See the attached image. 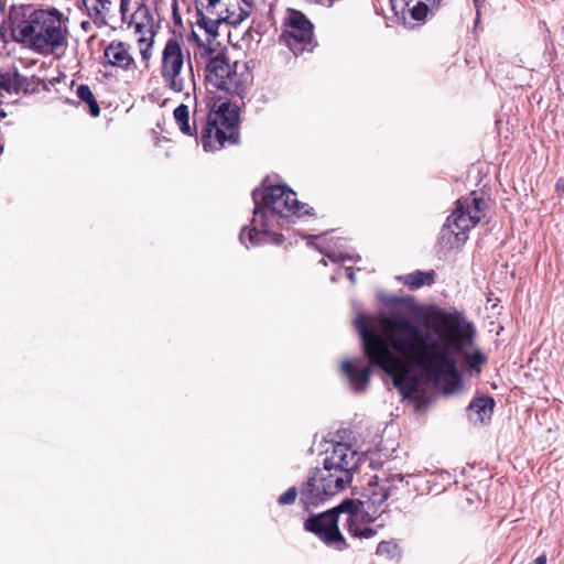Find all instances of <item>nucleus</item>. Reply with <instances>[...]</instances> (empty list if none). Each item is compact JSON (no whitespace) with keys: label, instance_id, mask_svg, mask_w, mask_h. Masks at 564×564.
Masks as SVG:
<instances>
[{"label":"nucleus","instance_id":"6ab92c4d","mask_svg":"<svg viewBox=\"0 0 564 564\" xmlns=\"http://www.w3.org/2000/svg\"><path fill=\"white\" fill-rule=\"evenodd\" d=\"M319 236H307L308 242L307 245L312 248H316L321 253L326 256L333 262H344L345 260H355L359 259V256H351L348 253H344L340 251H335L330 247V241L327 243L317 245L314 242V239H317Z\"/></svg>","mask_w":564,"mask_h":564},{"label":"nucleus","instance_id":"2f4dec72","mask_svg":"<svg viewBox=\"0 0 564 564\" xmlns=\"http://www.w3.org/2000/svg\"><path fill=\"white\" fill-rule=\"evenodd\" d=\"M147 33H149V34H150V39H151V37H152V35H153V33H152L151 29H148V30H147Z\"/></svg>","mask_w":564,"mask_h":564},{"label":"nucleus","instance_id":"dca6fc26","mask_svg":"<svg viewBox=\"0 0 564 564\" xmlns=\"http://www.w3.org/2000/svg\"><path fill=\"white\" fill-rule=\"evenodd\" d=\"M28 90V79L17 69L0 73V100L6 94L18 95Z\"/></svg>","mask_w":564,"mask_h":564},{"label":"nucleus","instance_id":"9b49d317","mask_svg":"<svg viewBox=\"0 0 564 564\" xmlns=\"http://www.w3.org/2000/svg\"><path fill=\"white\" fill-rule=\"evenodd\" d=\"M339 514L337 507L318 514L310 516L304 522V529L318 536L326 545L344 551L348 547L339 531Z\"/></svg>","mask_w":564,"mask_h":564},{"label":"nucleus","instance_id":"7c9ffc66","mask_svg":"<svg viewBox=\"0 0 564 564\" xmlns=\"http://www.w3.org/2000/svg\"><path fill=\"white\" fill-rule=\"evenodd\" d=\"M88 26H89V22H88V21H83V22H82V28H83L84 30H87V28H88Z\"/></svg>","mask_w":564,"mask_h":564},{"label":"nucleus","instance_id":"a878e982","mask_svg":"<svg viewBox=\"0 0 564 564\" xmlns=\"http://www.w3.org/2000/svg\"><path fill=\"white\" fill-rule=\"evenodd\" d=\"M134 29H135L137 33H141L142 34V36L139 39V42H140L141 45L144 44L145 47L141 46L140 52H141V55H142L143 59H148L150 57L149 51H150V48L152 46V43L148 42V40L145 37V33H143L144 25H142L139 22H135Z\"/></svg>","mask_w":564,"mask_h":564},{"label":"nucleus","instance_id":"f8f14e48","mask_svg":"<svg viewBox=\"0 0 564 564\" xmlns=\"http://www.w3.org/2000/svg\"><path fill=\"white\" fill-rule=\"evenodd\" d=\"M105 64L122 70H131L137 67L131 53V46L121 41L110 42L104 50Z\"/></svg>","mask_w":564,"mask_h":564},{"label":"nucleus","instance_id":"393cba45","mask_svg":"<svg viewBox=\"0 0 564 564\" xmlns=\"http://www.w3.org/2000/svg\"><path fill=\"white\" fill-rule=\"evenodd\" d=\"M377 554L392 558L398 554V545L391 541H381L377 546Z\"/></svg>","mask_w":564,"mask_h":564},{"label":"nucleus","instance_id":"9d476101","mask_svg":"<svg viewBox=\"0 0 564 564\" xmlns=\"http://www.w3.org/2000/svg\"><path fill=\"white\" fill-rule=\"evenodd\" d=\"M282 39L295 55L312 51L314 47L313 24L301 11L290 10L284 22Z\"/></svg>","mask_w":564,"mask_h":564},{"label":"nucleus","instance_id":"6e6552de","mask_svg":"<svg viewBox=\"0 0 564 564\" xmlns=\"http://www.w3.org/2000/svg\"><path fill=\"white\" fill-rule=\"evenodd\" d=\"M239 117L230 105L223 102L217 110H210L204 120L199 139L204 151L215 152L225 145L237 144L239 141L238 131Z\"/></svg>","mask_w":564,"mask_h":564},{"label":"nucleus","instance_id":"412c9836","mask_svg":"<svg viewBox=\"0 0 564 564\" xmlns=\"http://www.w3.org/2000/svg\"><path fill=\"white\" fill-rule=\"evenodd\" d=\"M197 9V22L196 24L204 29L205 32L213 37L218 35V26L220 23L225 22L224 18H218L207 12H203L200 10V6H196Z\"/></svg>","mask_w":564,"mask_h":564},{"label":"nucleus","instance_id":"473e14b6","mask_svg":"<svg viewBox=\"0 0 564 564\" xmlns=\"http://www.w3.org/2000/svg\"><path fill=\"white\" fill-rule=\"evenodd\" d=\"M3 153V145L0 144V155Z\"/></svg>","mask_w":564,"mask_h":564},{"label":"nucleus","instance_id":"cd10ccee","mask_svg":"<svg viewBox=\"0 0 564 564\" xmlns=\"http://www.w3.org/2000/svg\"><path fill=\"white\" fill-rule=\"evenodd\" d=\"M130 3H131V0H120V12L122 14V19H124L127 12H129Z\"/></svg>","mask_w":564,"mask_h":564},{"label":"nucleus","instance_id":"c756f323","mask_svg":"<svg viewBox=\"0 0 564 564\" xmlns=\"http://www.w3.org/2000/svg\"><path fill=\"white\" fill-rule=\"evenodd\" d=\"M532 564H546V555L538 556Z\"/></svg>","mask_w":564,"mask_h":564},{"label":"nucleus","instance_id":"2eb2a0df","mask_svg":"<svg viewBox=\"0 0 564 564\" xmlns=\"http://www.w3.org/2000/svg\"><path fill=\"white\" fill-rule=\"evenodd\" d=\"M495 408V401L489 395H482L474 399L468 408L467 414L474 423H485L490 420Z\"/></svg>","mask_w":564,"mask_h":564},{"label":"nucleus","instance_id":"f3484780","mask_svg":"<svg viewBox=\"0 0 564 564\" xmlns=\"http://www.w3.org/2000/svg\"><path fill=\"white\" fill-rule=\"evenodd\" d=\"M393 9L408 10L416 21L425 19L429 8L436 7L440 0H391Z\"/></svg>","mask_w":564,"mask_h":564},{"label":"nucleus","instance_id":"f704fd0d","mask_svg":"<svg viewBox=\"0 0 564 564\" xmlns=\"http://www.w3.org/2000/svg\"><path fill=\"white\" fill-rule=\"evenodd\" d=\"M0 102H2V100H0Z\"/></svg>","mask_w":564,"mask_h":564},{"label":"nucleus","instance_id":"7ed1b4c3","mask_svg":"<svg viewBox=\"0 0 564 564\" xmlns=\"http://www.w3.org/2000/svg\"><path fill=\"white\" fill-rule=\"evenodd\" d=\"M12 34L29 50L61 58L68 47V15L56 8L35 9L12 6L9 12Z\"/></svg>","mask_w":564,"mask_h":564},{"label":"nucleus","instance_id":"423d86ee","mask_svg":"<svg viewBox=\"0 0 564 564\" xmlns=\"http://www.w3.org/2000/svg\"><path fill=\"white\" fill-rule=\"evenodd\" d=\"M160 73L165 87L173 93L188 95V90L195 86L189 52L174 37L164 45Z\"/></svg>","mask_w":564,"mask_h":564},{"label":"nucleus","instance_id":"f03ea898","mask_svg":"<svg viewBox=\"0 0 564 564\" xmlns=\"http://www.w3.org/2000/svg\"><path fill=\"white\" fill-rule=\"evenodd\" d=\"M360 456L346 443H332L325 451L323 466L310 471L300 490L290 487L279 496L280 506L293 505L300 494L304 509L318 507L333 496L343 491L352 480Z\"/></svg>","mask_w":564,"mask_h":564},{"label":"nucleus","instance_id":"4468645a","mask_svg":"<svg viewBox=\"0 0 564 564\" xmlns=\"http://www.w3.org/2000/svg\"><path fill=\"white\" fill-rule=\"evenodd\" d=\"M225 9V23L239 25L247 20L253 10V0H227Z\"/></svg>","mask_w":564,"mask_h":564},{"label":"nucleus","instance_id":"1a4fd4ad","mask_svg":"<svg viewBox=\"0 0 564 564\" xmlns=\"http://www.w3.org/2000/svg\"><path fill=\"white\" fill-rule=\"evenodd\" d=\"M412 474H382V476L376 475L369 480L367 486L364 488L361 499L358 500V505L365 509L366 513H376L378 508L399 489V485L405 482L410 485V479L413 478Z\"/></svg>","mask_w":564,"mask_h":564},{"label":"nucleus","instance_id":"b1692460","mask_svg":"<svg viewBox=\"0 0 564 564\" xmlns=\"http://www.w3.org/2000/svg\"><path fill=\"white\" fill-rule=\"evenodd\" d=\"M77 97L86 102L89 107V111L91 116L98 117L100 113V108L89 88L87 85H79L77 88Z\"/></svg>","mask_w":564,"mask_h":564},{"label":"nucleus","instance_id":"f257e3e1","mask_svg":"<svg viewBox=\"0 0 564 564\" xmlns=\"http://www.w3.org/2000/svg\"><path fill=\"white\" fill-rule=\"evenodd\" d=\"M381 325L382 334H379L368 316L359 314L355 319L369 360V365H364L360 358L341 362V370L355 392L367 389L371 367L376 366L392 378L403 398H412L419 388V378L412 368L426 373L445 393H452L462 383L458 357H463L466 367L475 373H479L487 361L479 348L467 350L474 343L476 329L460 312H436L427 325L430 332L401 315L383 317Z\"/></svg>","mask_w":564,"mask_h":564},{"label":"nucleus","instance_id":"0eeeda50","mask_svg":"<svg viewBox=\"0 0 564 564\" xmlns=\"http://www.w3.org/2000/svg\"><path fill=\"white\" fill-rule=\"evenodd\" d=\"M485 206V199L475 193L459 198L441 230L442 242L448 249H459L467 240L466 232L480 221Z\"/></svg>","mask_w":564,"mask_h":564},{"label":"nucleus","instance_id":"4be33fe9","mask_svg":"<svg viewBox=\"0 0 564 564\" xmlns=\"http://www.w3.org/2000/svg\"><path fill=\"white\" fill-rule=\"evenodd\" d=\"M434 280V271H415L402 278L404 284L411 289H419L423 285H430Z\"/></svg>","mask_w":564,"mask_h":564},{"label":"nucleus","instance_id":"a211bd4d","mask_svg":"<svg viewBox=\"0 0 564 564\" xmlns=\"http://www.w3.org/2000/svg\"><path fill=\"white\" fill-rule=\"evenodd\" d=\"M89 18L99 25L106 24L112 0H80Z\"/></svg>","mask_w":564,"mask_h":564},{"label":"nucleus","instance_id":"39448f33","mask_svg":"<svg viewBox=\"0 0 564 564\" xmlns=\"http://www.w3.org/2000/svg\"><path fill=\"white\" fill-rule=\"evenodd\" d=\"M199 58L205 63L206 82L216 89L242 96L251 84L252 75L243 63H230L220 51L199 45Z\"/></svg>","mask_w":564,"mask_h":564},{"label":"nucleus","instance_id":"c85d7f7f","mask_svg":"<svg viewBox=\"0 0 564 564\" xmlns=\"http://www.w3.org/2000/svg\"><path fill=\"white\" fill-rule=\"evenodd\" d=\"M345 271H346L347 278L350 280V282L355 283L356 278H355V273H354L352 269L348 267L345 269Z\"/></svg>","mask_w":564,"mask_h":564},{"label":"nucleus","instance_id":"72a5a7b5","mask_svg":"<svg viewBox=\"0 0 564 564\" xmlns=\"http://www.w3.org/2000/svg\"><path fill=\"white\" fill-rule=\"evenodd\" d=\"M321 263H323L324 265H326V261L324 259L321 260Z\"/></svg>","mask_w":564,"mask_h":564},{"label":"nucleus","instance_id":"20e7f679","mask_svg":"<svg viewBox=\"0 0 564 564\" xmlns=\"http://www.w3.org/2000/svg\"><path fill=\"white\" fill-rule=\"evenodd\" d=\"M254 202L253 217L250 226H243L239 240L246 248L265 243L281 245L283 236L274 232L282 218L291 215H310L312 207L300 203L296 193L283 185H271L256 188L252 192Z\"/></svg>","mask_w":564,"mask_h":564},{"label":"nucleus","instance_id":"ddd939ff","mask_svg":"<svg viewBox=\"0 0 564 564\" xmlns=\"http://www.w3.org/2000/svg\"><path fill=\"white\" fill-rule=\"evenodd\" d=\"M339 522H344V528L355 536L356 533L362 528L364 514L360 511V506L354 500L346 499L337 506Z\"/></svg>","mask_w":564,"mask_h":564},{"label":"nucleus","instance_id":"bb28decb","mask_svg":"<svg viewBox=\"0 0 564 564\" xmlns=\"http://www.w3.org/2000/svg\"><path fill=\"white\" fill-rule=\"evenodd\" d=\"M375 534H376L375 529L369 528V527H362L359 529V531L356 533L355 536L369 539V538H372Z\"/></svg>","mask_w":564,"mask_h":564},{"label":"nucleus","instance_id":"5701e85b","mask_svg":"<svg viewBox=\"0 0 564 564\" xmlns=\"http://www.w3.org/2000/svg\"><path fill=\"white\" fill-rule=\"evenodd\" d=\"M196 6H200L203 12L210 13L218 18L225 19V9H227V0H196Z\"/></svg>","mask_w":564,"mask_h":564},{"label":"nucleus","instance_id":"aec40b11","mask_svg":"<svg viewBox=\"0 0 564 564\" xmlns=\"http://www.w3.org/2000/svg\"><path fill=\"white\" fill-rule=\"evenodd\" d=\"M174 120L182 133L186 135H197V122L194 119V127L189 124V110L186 105L177 106L173 111ZM198 140V137H196Z\"/></svg>","mask_w":564,"mask_h":564}]
</instances>
